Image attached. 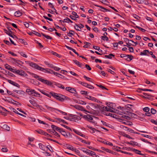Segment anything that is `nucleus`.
<instances>
[{"mask_svg": "<svg viewBox=\"0 0 157 157\" xmlns=\"http://www.w3.org/2000/svg\"><path fill=\"white\" fill-rule=\"evenodd\" d=\"M65 90L67 91L70 93L73 94L75 95L77 94L76 90L74 88L69 87H66Z\"/></svg>", "mask_w": 157, "mask_h": 157, "instance_id": "4", "label": "nucleus"}, {"mask_svg": "<svg viewBox=\"0 0 157 157\" xmlns=\"http://www.w3.org/2000/svg\"><path fill=\"white\" fill-rule=\"evenodd\" d=\"M93 48L96 50H98L99 52H102V50L100 49V48L98 46H94Z\"/></svg>", "mask_w": 157, "mask_h": 157, "instance_id": "42", "label": "nucleus"}, {"mask_svg": "<svg viewBox=\"0 0 157 157\" xmlns=\"http://www.w3.org/2000/svg\"><path fill=\"white\" fill-rule=\"evenodd\" d=\"M94 6H96V7H99L101 9H99V10L101 11H102V12H104L105 11H106V12H107V11H109V12H110V10H108V9H107L104 7H103L101 6H99L98 5H97V4H95V5H94Z\"/></svg>", "mask_w": 157, "mask_h": 157, "instance_id": "10", "label": "nucleus"}, {"mask_svg": "<svg viewBox=\"0 0 157 157\" xmlns=\"http://www.w3.org/2000/svg\"><path fill=\"white\" fill-rule=\"evenodd\" d=\"M50 69L48 68H44L40 67L39 70L45 73L49 74Z\"/></svg>", "mask_w": 157, "mask_h": 157, "instance_id": "11", "label": "nucleus"}, {"mask_svg": "<svg viewBox=\"0 0 157 157\" xmlns=\"http://www.w3.org/2000/svg\"><path fill=\"white\" fill-rule=\"evenodd\" d=\"M73 130L75 133L77 134L78 135L82 137H84L86 138V137H87V136H86L85 135L83 134L81 132H79L78 130H76L75 129H73Z\"/></svg>", "mask_w": 157, "mask_h": 157, "instance_id": "13", "label": "nucleus"}, {"mask_svg": "<svg viewBox=\"0 0 157 157\" xmlns=\"http://www.w3.org/2000/svg\"><path fill=\"white\" fill-rule=\"evenodd\" d=\"M0 127L4 129H5L8 131H10V127L7 124H4L3 126H0Z\"/></svg>", "mask_w": 157, "mask_h": 157, "instance_id": "24", "label": "nucleus"}, {"mask_svg": "<svg viewBox=\"0 0 157 157\" xmlns=\"http://www.w3.org/2000/svg\"><path fill=\"white\" fill-rule=\"evenodd\" d=\"M11 59L12 60H13L14 62L17 63V65H20V66H22V65L20 64V63H19V62H21V63L22 64H24V63L23 62H22L20 60H17L16 59H15L13 58H12Z\"/></svg>", "mask_w": 157, "mask_h": 157, "instance_id": "16", "label": "nucleus"}, {"mask_svg": "<svg viewBox=\"0 0 157 157\" xmlns=\"http://www.w3.org/2000/svg\"><path fill=\"white\" fill-rule=\"evenodd\" d=\"M56 76L63 79H64L65 77L58 73H56Z\"/></svg>", "mask_w": 157, "mask_h": 157, "instance_id": "43", "label": "nucleus"}, {"mask_svg": "<svg viewBox=\"0 0 157 157\" xmlns=\"http://www.w3.org/2000/svg\"><path fill=\"white\" fill-rule=\"evenodd\" d=\"M80 26H79L78 25L75 24V29L77 30L80 31V30L79 29H77L76 28V27H77V28H80V29H81L82 28H83L84 27V25L82 24H79Z\"/></svg>", "mask_w": 157, "mask_h": 157, "instance_id": "27", "label": "nucleus"}, {"mask_svg": "<svg viewBox=\"0 0 157 157\" xmlns=\"http://www.w3.org/2000/svg\"><path fill=\"white\" fill-rule=\"evenodd\" d=\"M151 112L152 114H154L156 113V111L155 109L153 108H151Z\"/></svg>", "mask_w": 157, "mask_h": 157, "instance_id": "59", "label": "nucleus"}, {"mask_svg": "<svg viewBox=\"0 0 157 157\" xmlns=\"http://www.w3.org/2000/svg\"><path fill=\"white\" fill-rule=\"evenodd\" d=\"M77 103L78 104L81 105H85L86 104L85 102L80 100L78 101L77 102Z\"/></svg>", "mask_w": 157, "mask_h": 157, "instance_id": "50", "label": "nucleus"}, {"mask_svg": "<svg viewBox=\"0 0 157 157\" xmlns=\"http://www.w3.org/2000/svg\"><path fill=\"white\" fill-rule=\"evenodd\" d=\"M11 59L12 60H13L14 62L17 63V65H20V66H22V65L20 64V63H19V62H21V63L22 64H24V63L23 62H22L20 60H17L16 59H15L13 58H12Z\"/></svg>", "mask_w": 157, "mask_h": 157, "instance_id": "17", "label": "nucleus"}, {"mask_svg": "<svg viewBox=\"0 0 157 157\" xmlns=\"http://www.w3.org/2000/svg\"><path fill=\"white\" fill-rule=\"evenodd\" d=\"M96 85L98 86L99 87L101 88V89L102 90H108V89L107 88H106L105 86H102V85H101L96 84Z\"/></svg>", "mask_w": 157, "mask_h": 157, "instance_id": "45", "label": "nucleus"}, {"mask_svg": "<svg viewBox=\"0 0 157 157\" xmlns=\"http://www.w3.org/2000/svg\"><path fill=\"white\" fill-rule=\"evenodd\" d=\"M44 106L48 110L51 111H53L54 110H56V109H57L51 107L46 105H45Z\"/></svg>", "mask_w": 157, "mask_h": 157, "instance_id": "25", "label": "nucleus"}, {"mask_svg": "<svg viewBox=\"0 0 157 157\" xmlns=\"http://www.w3.org/2000/svg\"><path fill=\"white\" fill-rule=\"evenodd\" d=\"M48 5L49 6H50V5H51V6H50V7L53 9L54 10H55V13L56 14H58V13L57 12V11L56 9L54 8V6L51 3V2H49L48 3Z\"/></svg>", "mask_w": 157, "mask_h": 157, "instance_id": "35", "label": "nucleus"}, {"mask_svg": "<svg viewBox=\"0 0 157 157\" xmlns=\"http://www.w3.org/2000/svg\"><path fill=\"white\" fill-rule=\"evenodd\" d=\"M41 35L44 37H45L46 38L48 39H52V37L48 35H46L43 33H41Z\"/></svg>", "mask_w": 157, "mask_h": 157, "instance_id": "41", "label": "nucleus"}, {"mask_svg": "<svg viewBox=\"0 0 157 157\" xmlns=\"http://www.w3.org/2000/svg\"><path fill=\"white\" fill-rule=\"evenodd\" d=\"M131 117L134 118H137V115L134 113H132Z\"/></svg>", "mask_w": 157, "mask_h": 157, "instance_id": "64", "label": "nucleus"}, {"mask_svg": "<svg viewBox=\"0 0 157 157\" xmlns=\"http://www.w3.org/2000/svg\"><path fill=\"white\" fill-rule=\"evenodd\" d=\"M54 85H55V86H56L57 87H58V88H60V86L62 85L60 83H57V82H54Z\"/></svg>", "mask_w": 157, "mask_h": 157, "instance_id": "61", "label": "nucleus"}, {"mask_svg": "<svg viewBox=\"0 0 157 157\" xmlns=\"http://www.w3.org/2000/svg\"><path fill=\"white\" fill-rule=\"evenodd\" d=\"M0 109H2V110L3 111L2 112V111H1L0 113H2L3 115H6L7 114V112H8L9 111L6 110L4 108L2 107V106L0 105Z\"/></svg>", "mask_w": 157, "mask_h": 157, "instance_id": "20", "label": "nucleus"}, {"mask_svg": "<svg viewBox=\"0 0 157 157\" xmlns=\"http://www.w3.org/2000/svg\"><path fill=\"white\" fill-rule=\"evenodd\" d=\"M75 152L77 154L80 156V157H81V156L82 155V154L80 153V151L78 149H76V150H75Z\"/></svg>", "mask_w": 157, "mask_h": 157, "instance_id": "54", "label": "nucleus"}, {"mask_svg": "<svg viewBox=\"0 0 157 157\" xmlns=\"http://www.w3.org/2000/svg\"><path fill=\"white\" fill-rule=\"evenodd\" d=\"M104 111L110 112L112 113L114 112V111L109 106L108 107L107 106L105 107Z\"/></svg>", "mask_w": 157, "mask_h": 157, "instance_id": "32", "label": "nucleus"}, {"mask_svg": "<svg viewBox=\"0 0 157 157\" xmlns=\"http://www.w3.org/2000/svg\"><path fill=\"white\" fill-rule=\"evenodd\" d=\"M94 106L98 108L100 110L102 111H103L105 110V107L102 104H100L98 105L97 104H95Z\"/></svg>", "mask_w": 157, "mask_h": 157, "instance_id": "8", "label": "nucleus"}, {"mask_svg": "<svg viewBox=\"0 0 157 157\" xmlns=\"http://www.w3.org/2000/svg\"><path fill=\"white\" fill-rule=\"evenodd\" d=\"M22 15L21 12H20L19 11H17L14 13V16L17 17H19L21 16Z\"/></svg>", "mask_w": 157, "mask_h": 157, "instance_id": "33", "label": "nucleus"}, {"mask_svg": "<svg viewBox=\"0 0 157 157\" xmlns=\"http://www.w3.org/2000/svg\"><path fill=\"white\" fill-rule=\"evenodd\" d=\"M45 84L48 86H51L52 85V83L50 81L47 80Z\"/></svg>", "mask_w": 157, "mask_h": 157, "instance_id": "63", "label": "nucleus"}, {"mask_svg": "<svg viewBox=\"0 0 157 157\" xmlns=\"http://www.w3.org/2000/svg\"><path fill=\"white\" fill-rule=\"evenodd\" d=\"M19 41L21 43L24 44L25 45H27V43L26 42H25L24 40L20 39L19 40Z\"/></svg>", "mask_w": 157, "mask_h": 157, "instance_id": "49", "label": "nucleus"}, {"mask_svg": "<svg viewBox=\"0 0 157 157\" xmlns=\"http://www.w3.org/2000/svg\"><path fill=\"white\" fill-rule=\"evenodd\" d=\"M92 117V115L88 114L87 115H84L82 117L87 121H89V120H93V118Z\"/></svg>", "mask_w": 157, "mask_h": 157, "instance_id": "12", "label": "nucleus"}, {"mask_svg": "<svg viewBox=\"0 0 157 157\" xmlns=\"http://www.w3.org/2000/svg\"><path fill=\"white\" fill-rule=\"evenodd\" d=\"M143 111L146 112H148L149 111L150 109L148 107H145L143 108Z\"/></svg>", "mask_w": 157, "mask_h": 157, "instance_id": "62", "label": "nucleus"}, {"mask_svg": "<svg viewBox=\"0 0 157 157\" xmlns=\"http://www.w3.org/2000/svg\"><path fill=\"white\" fill-rule=\"evenodd\" d=\"M113 117L114 118H116V119H118L121 120H123L122 119L120 118V116H119L118 115H116V114H113Z\"/></svg>", "mask_w": 157, "mask_h": 157, "instance_id": "47", "label": "nucleus"}, {"mask_svg": "<svg viewBox=\"0 0 157 157\" xmlns=\"http://www.w3.org/2000/svg\"><path fill=\"white\" fill-rule=\"evenodd\" d=\"M61 130L59 132L60 133L65 137L67 138V132L64 130L63 128H61Z\"/></svg>", "mask_w": 157, "mask_h": 157, "instance_id": "22", "label": "nucleus"}, {"mask_svg": "<svg viewBox=\"0 0 157 157\" xmlns=\"http://www.w3.org/2000/svg\"><path fill=\"white\" fill-rule=\"evenodd\" d=\"M131 145L133 146H136L139 147H140L141 146V144H138L137 142H135L134 141L131 140Z\"/></svg>", "mask_w": 157, "mask_h": 157, "instance_id": "18", "label": "nucleus"}, {"mask_svg": "<svg viewBox=\"0 0 157 157\" xmlns=\"http://www.w3.org/2000/svg\"><path fill=\"white\" fill-rule=\"evenodd\" d=\"M101 38L103 40L108 41L109 40L108 37L106 36H101Z\"/></svg>", "mask_w": 157, "mask_h": 157, "instance_id": "48", "label": "nucleus"}, {"mask_svg": "<svg viewBox=\"0 0 157 157\" xmlns=\"http://www.w3.org/2000/svg\"><path fill=\"white\" fill-rule=\"evenodd\" d=\"M73 61L74 63L77 65L78 67L82 68H84V65L82 63H80L77 60H73Z\"/></svg>", "mask_w": 157, "mask_h": 157, "instance_id": "7", "label": "nucleus"}, {"mask_svg": "<svg viewBox=\"0 0 157 157\" xmlns=\"http://www.w3.org/2000/svg\"><path fill=\"white\" fill-rule=\"evenodd\" d=\"M88 155L90 156H92L93 155H95V153L94 152L90 150L89 152Z\"/></svg>", "mask_w": 157, "mask_h": 157, "instance_id": "57", "label": "nucleus"}, {"mask_svg": "<svg viewBox=\"0 0 157 157\" xmlns=\"http://www.w3.org/2000/svg\"><path fill=\"white\" fill-rule=\"evenodd\" d=\"M111 56L114 57V55L112 53H110L108 55H105V57L109 59H111Z\"/></svg>", "mask_w": 157, "mask_h": 157, "instance_id": "36", "label": "nucleus"}, {"mask_svg": "<svg viewBox=\"0 0 157 157\" xmlns=\"http://www.w3.org/2000/svg\"><path fill=\"white\" fill-rule=\"evenodd\" d=\"M50 94L55 98L61 102L69 99L67 97L61 94H57L52 92H50Z\"/></svg>", "mask_w": 157, "mask_h": 157, "instance_id": "1", "label": "nucleus"}, {"mask_svg": "<svg viewBox=\"0 0 157 157\" xmlns=\"http://www.w3.org/2000/svg\"><path fill=\"white\" fill-rule=\"evenodd\" d=\"M80 149L83 152L86 153L87 155H88V154H89V152L90 151V150H89L83 148H82Z\"/></svg>", "mask_w": 157, "mask_h": 157, "instance_id": "29", "label": "nucleus"}, {"mask_svg": "<svg viewBox=\"0 0 157 157\" xmlns=\"http://www.w3.org/2000/svg\"><path fill=\"white\" fill-rule=\"evenodd\" d=\"M26 92L29 95H31L34 96H38L41 97L40 94L38 93L35 90L31 89H27L26 90Z\"/></svg>", "mask_w": 157, "mask_h": 157, "instance_id": "2", "label": "nucleus"}, {"mask_svg": "<svg viewBox=\"0 0 157 157\" xmlns=\"http://www.w3.org/2000/svg\"><path fill=\"white\" fill-rule=\"evenodd\" d=\"M87 147L90 149H91L94 151H98L99 152H101L102 153H105V152L103 151L95 149V148L92 147H91V146H87Z\"/></svg>", "mask_w": 157, "mask_h": 157, "instance_id": "21", "label": "nucleus"}, {"mask_svg": "<svg viewBox=\"0 0 157 157\" xmlns=\"http://www.w3.org/2000/svg\"><path fill=\"white\" fill-rule=\"evenodd\" d=\"M126 56L127 57L125 59L128 61H130L133 58V56L131 55H127Z\"/></svg>", "mask_w": 157, "mask_h": 157, "instance_id": "23", "label": "nucleus"}, {"mask_svg": "<svg viewBox=\"0 0 157 157\" xmlns=\"http://www.w3.org/2000/svg\"><path fill=\"white\" fill-rule=\"evenodd\" d=\"M25 62L27 63H29V65L32 67H34L35 69L39 70L40 67L36 63L33 62L30 63L28 61H25Z\"/></svg>", "mask_w": 157, "mask_h": 157, "instance_id": "5", "label": "nucleus"}, {"mask_svg": "<svg viewBox=\"0 0 157 157\" xmlns=\"http://www.w3.org/2000/svg\"><path fill=\"white\" fill-rule=\"evenodd\" d=\"M32 75L33 77L37 79L38 80L40 81L41 82L43 83L44 84H46V82L47 81V80H45L42 79L41 77L35 74L32 73Z\"/></svg>", "mask_w": 157, "mask_h": 157, "instance_id": "3", "label": "nucleus"}, {"mask_svg": "<svg viewBox=\"0 0 157 157\" xmlns=\"http://www.w3.org/2000/svg\"><path fill=\"white\" fill-rule=\"evenodd\" d=\"M63 118L71 121H74L75 122H77V120L74 118H71L68 117H63Z\"/></svg>", "mask_w": 157, "mask_h": 157, "instance_id": "28", "label": "nucleus"}, {"mask_svg": "<svg viewBox=\"0 0 157 157\" xmlns=\"http://www.w3.org/2000/svg\"><path fill=\"white\" fill-rule=\"evenodd\" d=\"M89 92L86 91L81 90L80 91V93L82 94H85L86 95L88 94Z\"/></svg>", "mask_w": 157, "mask_h": 157, "instance_id": "56", "label": "nucleus"}, {"mask_svg": "<svg viewBox=\"0 0 157 157\" xmlns=\"http://www.w3.org/2000/svg\"><path fill=\"white\" fill-rule=\"evenodd\" d=\"M61 125L63 127H64L65 128H67V129H68L70 131H72L71 128H70L68 127V126L62 124H61Z\"/></svg>", "mask_w": 157, "mask_h": 157, "instance_id": "58", "label": "nucleus"}, {"mask_svg": "<svg viewBox=\"0 0 157 157\" xmlns=\"http://www.w3.org/2000/svg\"><path fill=\"white\" fill-rule=\"evenodd\" d=\"M74 107L75 108L79 110H82V109H83V107H82L78 105H75L74 106Z\"/></svg>", "mask_w": 157, "mask_h": 157, "instance_id": "37", "label": "nucleus"}, {"mask_svg": "<svg viewBox=\"0 0 157 157\" xmlns=\"http://www.w3.org/2000/svg\"><path fill=\"white\" fill-rule=\"evenodd\" d=\"M15 73L23 77H25L26 75H27V74L25 72L22 70H16Z\"/></svg>", "mask_w": 157, "mask_h": 157, "instance_id": "6", "label": "nucleus"}, {"mask_svg": "<svg viewBox=\"0 0 157 157\" xmlns=\"http://www.w3.org/2000/svg\"><path fill=\"white\" fill-rule=\"evenodd\" d=\"M19 53L21 55V56L25 58L27 57V56L23 52L20 51L19 52Z\"/></svg>", "mask_w": 157, "mask_h": 157, "instance_id": "46", "label": "nucleus"}, {"mask_svg": "<svg viewBox=\"0 0 157 157\" xmlns=\"http://www.w3.org/2000/svg\"><path fill=\"white\" fill-rule=\"evenodd\" d=\"M56 110L59 112L60 113H62L63 115H67L66 113L63 112L61 110H59L57 109H56Z\"/></svg>", "mask_w": 157, "mask_h": 157, "instance_id": "55", "label": "nucleus"}, {"mask_svg": "<svg viewBox=\"0 0 157 157\" xmlns=\"http://www.w3.org/2000/svg\"><path fill=\"white\" fill-rule=\"evenodd\" d=\"M97 140L99 142H101L104 144H105L106 145H108L110 146H113V144L112 143L110 142L109 141H106L105 140Z\"/></svg>", "mask_w": 157, "mask_h": 157, "instance_id": "9", "label": "nucleus"}, {"mask_svg": "<svg viewBox=\"0 0 157 157\" xmlns=\"http://www.w3.org/2000/svg\"><path fill=\"white\" fill-rule=\"evenodd\" d=\"M121 118H124L127 120H129L130 119L129 117L124 115H122L121 117L120 116V118L121 119Z\"/></svg>", "mask_w": 157, "mask_h": 157, "instance_id": "39", "label": "nucleus"}, {"mask_svg": "<svg viewBox=\"0 0 157 157\" xmlns=\"http://www.w3.org/2000/svg\"><path fill=\"white\" fill-rule=\"evenodd\" d=\"M38 145H39V148L40 149L43 150L44 151H45V146L44 145H43L42 144L40 143H39Z\"/></svg>", "mask_w": 157, "mask_h": 157, "instance_id": "34", "label": "nucleus"}, {"mask_svg": "<svg viewBox=\"0 0 157 157\" xmlns=\"http://www.w3.org/2000/svg\"><path fill=\"white\" fill-rule=\"evenodd\" d=\"M33 34H35L37 36H38L40 37L41 36V35L40 33H39L37 32H36L35 31H33Z\"/></svg>", "mask_w": 157, "mask_h": 157, "instance_id": "53", "label": "nucleus"}, {"mask_svg": "<svg viewBox=\"0 0 157 157\" xmlns=\"http://www.w3.org/2000/svg\"><path fill=\"white\" fill-rule=\"evenodd\" d=\"M136 27L143 32H145L146 31V30L145 29L142 28L139 26H136Z\"/></svg>", "mask_w": 157, "mask_h": 157, "instance_id": "51", "label": "nucleus"}, {"mask_svg": "<svg viewBox=\"0 0 157 157\" xmlns=\"http://www.w3.org/2000/svg\"><path fill=\"white\" fill-rule=\"evenodd\" d=\"M29 102L33 106H36L37 107H39L40 106V105H39L38 104H37L36 103V102L33 100H29Z\"/></svg>", "mask_w": 157, "mask_h": 157, "instance_id": "15", "label": "nucleus"}, {"mask_svg": "<svg viewBox=\"0 0 157 157\" xmlns=\"http://www.w3.org/2000/svg\"><path fill=\"white\" fill-rule=\"evenodd\" d=\"M88 99L91 100L93 101L94 102H96L98 103V100L95 98L92 97L90 96H89Z\"/></svg>", "mask_w": 157, "mask_h": 157, "instance_id": "30", "label": "nucleus"}, {"mask_svg": "<svg viewBox=\"0 0 157 157\" xmlns=\"http://www.w3.org/2000/svg\"><path fill=\"white\" fill-rule=\"evenodd\" d=\"M141 140L142 141L144 142L147 143H148L149 144H152L150 142H149V141H148L147 140H146L145 139H143V138H141Z\"/></svg>", "mask_w": 157, "mask_h": 157, "instance_id": "60", "label": "nucleus"}, {"mask_svg": "<svg viewBox=\"0 0 157 157\" xmlns=\"http://www.w3.org/2000/svg\"><path fill=\"white\" fill-rule=\"evenodd\" d=\"M51 127L52 128L53 130L54 131L56 132L55 130H56L59 132L60 130H61V128H60L55 125H51Z\"/></svg>", "mask_w": 157, "mask_h": 157, "instance_id": "14", "label": "nucleus"}, {"mask_svg": "<svg viewBox=\"0 0 157 157\" xmlns=\"http://www.w3.org/2000/svg\"><path fill=\"white\" fill-rule=\"evenodd\" d=\"M65 46L68 49L71 50V51H72L75 54H76L78 56L79 55L78 53L77 52L75 51V50L74 49H73L68 46H67L66 45H65Z\"/></svg>", "mask_w": 157, "mask_h": 157, "instance_id": "19", "label": "nucleus"}, {"mask_svg": "<svg viewBox=\"0 0 157 157\" xmlns=\"http://www.w3.org/2000/svg\"><path fill=\"white\" fill-rule=\"evenodd\" d=\"M64 21L66 23H69L70 22L71 23H72L73 22L68 17H66V18L64 19Z\"/></svg>", "mask_w": 157, "mask_h": 157, "instance_id": "40", "label": "nucleus"}, {"mask_svg": "<svg viewBox=\"0 0 157 157\" xmlns=\"http://www.w3.org/2000/svg\"><path fill=\"white\" fill-rule=\"evenodd\" d=\"M132 151L133 152H136V153L137 154L139 155H144V154H143L140 153V151L138 150H137L135 149H132Z\"/></svg>", "mask_w": 157, "mask_h": 157, "instance_id": "26", "label": "nucleus"}, {"mask_svg": "<svg viewBox=\"0 0 157 157\" xmlns=\"http://www.w3.org/2000/svg\"><path fill=\"white\" fill-rule=\"evenodd\" d=\"M71 13L73 15L75 16V17L76 19V18H78L79 16H78V15L77 14V13L73 11Z\"/></svg>", "mask_w": 157, "mask_h": 157, "instance_id": "52", "label": "nucleus"}, {"mask_svg": "<svg viewBox=\"0 0 157 157\" xmlns=\"http://www.w3.org/2000/svg\"><path fill=\"white\" fill-rule=\"evenodd\" d=\"M149 51L147 50H144L143 51V52H141L140 53V55L141 56H145L147 55V54L148 53Z\"/></svg>", "mask_w": 157, "mask_h": 157, "instance_id": "31", "label": "nucleus"}, {"mask_svg": "<svg viewBox=\"0 0 157 157\" xmlns=\"http://www.w3.org/2000/svg\"><path fill=\"white\" fill-rule=\"evenodd\" d=\"M73 118H74L75 119H76V120H80L81 119V118L80 116H78L76 115H73Z\"/></svg>", "mask_w": 157, "mask_h": 157, "instance_id": "44", "label": "nucleus"}, {"mask_svg": "<svg viewBox=\"0 0 157 157\" xmlns=\"http://www.w3.org/2000/svg\"><path fill=\"white\" fill-rule=\"evenodd\" d=\"M35 131L36 132L38 133L41 134H42V135H44V132H44L43 131L41 130H40V129L36 130H35Z\"/></svg>", "mask_w": 157, "mask_h": 157, "instance_id": "38", "label": "nucleus"}]
</instances>
